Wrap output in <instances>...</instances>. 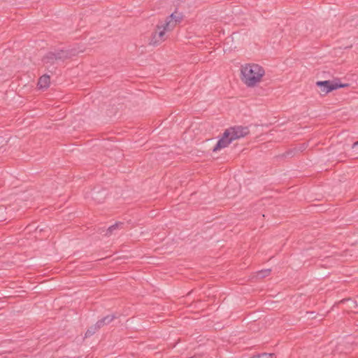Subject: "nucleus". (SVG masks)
<instances>
[{"label": "nucleus", "mask_w": 358, "mask_h": 358, "mask_svg": "<svg viewBox=\"0 0 358 358\" xmlns=\"http://www.w3.org/2000/svg\"><path fill=\"white\" fill-rule=\"evenodd\" d=\"M50 83V76L47 74H44L41 76L38 81V87L39 89H47L49 87Z\"/></svg>", "instance_id": "9d476101"}, {"label": "nucleus", "mask_w": 358, "mask_h": 358, "mask_svg": "<svg viewBox=\"0 0 358 358\" xmlns=\"http://www.w3.org/2000/svg\"><path fill=\"white\" fill-rule=\"evenodd\" d=\"M271 269H263L257 272V277L259 278H264L270 275Z\"/></svg>", "instance_id": "ddd939ff"}, {"label": "nucleus", "mask_w": 358, "mask_h": 358, "mask_svg": "<svg viewBox=\"0 0 358 358\" xmlns=\"http://www.w3.org/2000/svg\"><path fill=\"white\" fill-rule=\"evenodd\" d=\"M76 55V51L72 49L57 48L48 52L42 58L45 69L51 74H55L61 64Z\"/></svg>", "instance_id": "f257e3e1"}, {"label": "nucleus", "mask_w": 358, "mask_h": 358, "mask_svg": "<svg viewBox=\"0 0 358 358\" xmlns=\"http://www.w3.org/2000/svg\"><path fill=\"white\" fill-rule=\"evenodd\" d=\"M306 315L308 319H315L316 318V313L314 311L306 312Z\"/></svg>", "instance_id": "dca6fc26"}, {"label": "nucleus", "mask_w": 358, "mask_h": 358, "mask_svg": "<svg viewBox=\"0 0 358 358\" xmlns=\"http://www.w3.org/2000/svg\"><path fill=\"white\" fill-rule=\"evenodd\" d=\"M358 145V141L355 142L352 145V148H355Z\"/></svg>", "instance_id": "f3484780"}, {"label": "nucleus", "mask_w": 358, "mask_h": 358, "mask_svg": "<svg viewBox=\"0 0 358 358\" xmlns=\"http://www.w3.org/2000/svg\"><path fill=\"white\" fill-rule=\"evenodd\" d=\"M227 131L229 132L231 136V140L238 139L242 137H245L250 133L249 128L248 127L243 126H234L227 129Z\"/></svg>", "instance_id": "39448f33"}, {"label": "nucleus", "mask_w": 358, "mask_h": 358, "mask_svg": "<svg viewBox=\"0 0 358 358\" xmlns=\"http://www.w3.org/2000/svg\"><path fill=\"white\" fill-rule=\"evenodd\" d=\"M316 85L320 88V93L324 96L334 90L348 87L349 84L341 83L339 79H336L334 80L317 81Z\"/></svg>", "instance_id": "7ed1b4c3"}, {"label": "nucleus", "mask_w": 358, "mask_h": 358, "mask_svg": "<svg viewBox=\"0 0 358 358\" xmlns=\"http://www.w3.org/2000/svg\"><path fill=\"white\" fill-rule=\"evenodd\" d=\"M124 225V222H117L114 224L110 226L106 229V231L104 235L106 236H110L113 234H114L116 230L122 229Z\"/></svg>", "instance_id": "9b49d317"}, {"label": "nucleus", "mask_w": 358, "mask_h": 358, "mask_svg": "<svg viewBox=\"0 0 358 358\" xmlns=\"http://www.w3.org/2000/svg\"><path fill=\"white\" fill-rule=\"evenodd\" d=\"M99 329L96 324L91 326L86 331L85 337L87 338L93 336Z\"/></svg>", "instance_id": "f8f14e48"}, {"label": "nucleus", "mask_w": 358, "mask_h": 358, "mask_svg": "<svg viewBox=\"0 0 358 358\" xmlns=\"http://www.w3.org/2000/svg\"><path fill=\"white\" fill-rule=\"evenodd\" d=\"M241 80L248 87H254L265 74L264 68L257 64H247L241 66Z\"/></svg>", "instance_id": "f03ea898"}, {"label": "nucleus", "mask_w": 358, "mask_h": 358, "mask_svg": "<svg viewBox=\"0 0 358 358\" xmlns=\"http://www.w3.org/2000/svg\"><path fill=\"white\" fill-rule=\"evenodd\" d=\"M117 318V315L115 314L108 315L103 318L99 320L95 324L99 329H101L103 326L110 324L114 319Z\"/></svg>", "instance_id": "1a4fd4ad"}, {"label": "nucleus", "mask_w": 358, "mask_h": 358, "mask_svg": "<svg viewBox=\"0 0 358 358\" xmlns=\"http://www.w3.org/2000/svg\"><path fill=\"white\" fill-rule=\"evenodd\" d=\"M189 358H193V357H189Z\"/></svg>", "instance_id": "a211bd4d"}, {"label": "nucleus", "mask_w": 358, "mask_h": 358, "mask_svg": "<svg viewBox=\"0 0 358 358\" xmlns=\"http://www.w3.org/2000/svg\"><path fill=\"white\" fill-rule=\"evenodd\" d=\"M171 29H166L165 27V24H157L156 27V30L152 33L150 45H152L154 46L159 45L161 43L165 41V31H171Z\"/></svg>", "instance_id": "20e7f679"}, {"label": "nucleus", "mask_w": 358, "mask_h": 358, "mask_svg": "<svg viewBox=\"0 0 358 358\" xmlns=\"http://www.w3.org/2000/svg\"><path fill=\"white\" fill-rule=\"evenodd\" d=\"M106 194V190L103 188L95 187L91 192L92 199L98 203H101L104 201Z\"/></svg>", "instance_id": "6e6552de"}, {"label": "nucleus", "mask_w": 358, "mask_h": 358, "mask_svg": "<svg viewBox=\"0 0 358 358\" xmlns=\"http://www.w3.org/2000/svg\"><path fill=\"white\" fill-rule=\"evenodd\" d=\"M297 153V152H296L294 148H292V149H290L289 150H287L285 154H284V156L285 157H293L295 155V154Z\"/></svg>", "instance_id": "2eb2a0df"}, {"label": "nucleus", "mask_w": 358, "mask_h": 358, "mask_svg": "<svg viewBox=\"0 0 358 358\" xmlns=\"http://www.w3.org/2000/svg\"><path fill=\"white\" fill-rule=\"evenodd\" d=\"M308 145L306 143L299 144L298 146L295 147L294 149L297 152H302L307 148Z\"/></svg>", "instance_id": "4468645a"}, {"label": "nucleus", "mask_w": 358, "mask_h": 358, "mask_svg": "<svg viewBox=\"0 0 358 358\" xmlns=\"http://www.w3.org/2000/svg\"><path fill=\"white\" fill-rule=\"evenodd\" d=\"M182 18V17L181 14L177 13L176 11L171 13L166 18L164 22L165 27H166V29H171L172 30L178 22H180Z\"/></svg>", "instance_id": "0eeeda50"}, {"label": "nucleus", "mask_w": 358, "mask_h": 358, "mask_svg": "<svg viewBox=\"0 0 358 358\" xmlns=\"http://www.w3.org/2000/svg\"><path fill=\"white\" fill-rule=\"evenodd\" d=\"M233 140H231L229 132L226 129L222 134V137L218 140L216 145L213 148V152H217L222 148H224L230 144Z\"/></svg>", "instance_id": "423d86ee"}]
</instances>
